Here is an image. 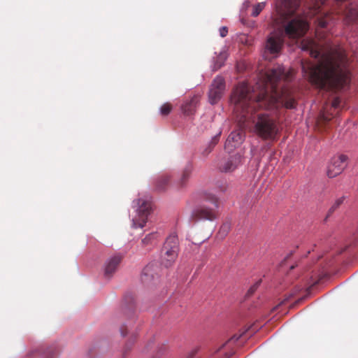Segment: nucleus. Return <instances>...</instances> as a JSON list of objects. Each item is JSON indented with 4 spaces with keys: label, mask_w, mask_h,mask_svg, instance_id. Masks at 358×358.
Instances as JSON below:
<instances>
[{
    "label": "nucleus",
    "mask_w": 358,
    "mask_h": 358,
    "mask_svg": "<svg viewBox=\"0 0 358 358\" xmlns=\"http://www.w3.org/2000/svg\"><path fill=\"white\" fill-rule=\"evenodd\" d=\"M331 19L329 13L319 16L317 19V40L304 38L301 43L302 50L308 52L313 58L320 57L317 64L308 61L301 62L304 76L313 85L324 90L344 89L350 83L345 50L341 47H334L326 39V34L320 30L327 27Z\"/></svg>",
    "instance_id": "obj_1"
},
{
    "label": "nucleus",
    "mask_w": 358,
    "mask_h": 358,
    "mask_svg": "<svg viewBox=\"0 0 358 358\" xmlns=\"http://www.w3.org/2000/svg\"><path fill=\"white\" fill-rule=\"evenodd\" d=\"M293 69H286L282 66L269 70L266 73L265 87L259 92L251 90L245 83L246 88L245 110L250 113V117L247 122H252V132L263 140L275 141L280 133V126L275 118L265 113L255 112L257 108L266 110L278 109L281 107L294 108L296 102L290 91L287 89H278L277 83L280 80L289 81L294 76Z\"/></svg>",
    "instance_id": "obj_2"
},
{
    "label": "nucleus",
    "mask_w": 358,
    "mask_h": 358,
    "mask_svg": "<svg viewBox=\"0 0 358 358\" xmlns=\"http://www.w3.org/2000/svg\"><path fill=\"white\" fill-rule=\"evenodd\" d=\"M299 0H282V7L278 8L273 17V22L278 27V30L268 36L264 57L269 59L268 54L277 55L281 50L284 37L299 38L305 35L308 30V22L298 17H294Z\"/></svg>",
    "instance_id": "obj_3"
},
{
    "label": "nucleus",
    "mask_w": 358,
    "mask_h": 358,
    "mask_svg": "<svg viewBox=\"0 0 358 358\" xmlns=\"http://www.w3.org/2000/svg\"><path fill=\"white\" fill-rule=\"evenodd\" d=\"M246 88L243 85H238L233 91L231 101L234 104V113L239 128L232 131L228 136L225 148L229 151L243 143L245 138L244 128L247 126V118L250 117V113L245 110Z\"/></svg>",
    "instance_id": "obj_4"
},
{
    "label": "nucleus",
    "mask_w": 358,
    "mask_h": 358,
    "mask_svg": "<svg viewBox=\"0 0 358 358\" xmlns=\"http://www.w3.org/2000/svg\"><path fill=\"white\" fill-rule=\"evenodd\" d=\"M179 241L176 234H171L166 239L161 250V264L166 268L171 266L178 257Z\"/></svg>",
    "instance_id": "obj_5"
},
{
    "label": "nucleus",
    "mask_w": 358,
    "mask_h": 358,
    "mask_svg": "<svg viewBox=\"0 0 358 358\" xmlns=\"http://www.w3.org/2000/svg\"><path fill=\"white\" fill-rule=\"evenodd\" d=\"M206 199L210 201L213 206L201 204L192 210L191 219L194 221L208 220L213 221L217 217L218 200L215 195L210 194Z\"/></svg>",
    "instance_id": "obj_6"
},
{
    "label": "nucleus",
    "mask_w": 358,
    "mask_h": 358,
    "mask_svg": "<svg viewBox=\"0 0 358 358\" xmlns=\"http://www.w3.org/2000/svg\"><path fill=\"white\" fill-rule=\"evenodd\" d=\"M136 207L137 215L132 219L134 228H143L147 222L151 210V203L144 199H138L133 201Z\"/></svg>",
    "instance_id": "obj_7"
},
{
    "label": "nucleus",
    "mask_w": 358,
    "mask_h": 358,
    "mask_svg": "<svg viewBox=\"0 0 358 358\" xmlns=\"http://www.w3.org/2000/svg\"><path fill=\"white\" fill-rule=\"evenodd\" d=\"M225 91V81L222 76H217L209 87L208 101L212 105L216 104L222 97Z\"/></svg>",
    "instance_id": "obj_8"
},
{
    "label": "nucleus",
    "mask_w": 358,
    "mask_h": 358,
    "mask_svg": "<svg viewBox=\"0 0 358 358\" xmlns=\"http://www.w3.org/2000/svg\"><path fill=\"white\" fill-rule=\"evenodd\" d=\"M348 157L341 155L332 158L327 168V176L329 178H334L341 173L347 166Z\"/></svg>",
    "instance_id": "obj_9"
},
{
    "label": "nucleus",
    "mask_w": 358,
    "mask_h": 358,
    "mask_svg": "<svg viewBox=\"0 0 358 358\" xmlns=\"http://www.w3.org/2000/svg\"><path fill=\"white\" fill-rule=\"evenodd\" d=\"M241 156L238 154L231 156L220 164L219 169L222 172H232L241 164Z\"/></svg>",
    "instance_id": "obj_10"
},
{
    "label": "nucleus",
    "mask_w": 358,
    "mask_h": 358,
    "mask_svg": "<svg viewBox=\"0 0 358 358\" xmlns=\"http://www.w3.org/2000/svg\"><path fill=\"white\" fill-rule=\"evenodd\" d=\"M122 261L120 255H114L108 259L104 266V275L107 278H110L114 273L117 270V268Z\"/></svg>",
    "instance_id": "obj_11"
},
{
    "label": "nucleus",
    "mask_w": 358,
    "mask_h": 358,
    "mask_svg": "<svg viewBox=\"0 0 358 358\" xmlns=\"http://www.w3.org/2000/svg\"><path fill=\"white\" fill-rule=\"evenodd\" d=\"M156 268L154 264H148L143 268L141 280L144 284L148 285L158 280L159 275L155 273Z\"/></svg>",
    "instance_id": "obj_12"
},
{
    "label": "nucleus",
    "mask_w": 358,
    "mask_h": 358,
    "mask_svg": "<svg viewBox=\"0 0 358 358\" xmlns=\"http://www.w3.org/2000/svg\"><path fill=\"white\" fill-rule=\"evenodd\" d=\"M199 101V96L197 95L194 96L191 99L182 106V110L186 115H193L196 109L198 103Z\"/></svg>",
    "instance_id": "obj_13"
},
{
    "label": "nucleus",
    "mask_w": 358,
    "mask_h": 358,
    "mask_svg": "<svg viewBox=\"0 0 358 358\" xmlns=\"http://www.w3.org/2000/svg\"><path fill=\"white\" fill-rule=\"evenodd\" d=\"M170 177L168 175H162L159 176L155 182V189L157 192L165 191L169 184Z\"/></svg>",
    "instance_id": "obj_14"
},
{
    "label": "nucleus",
    "mask_w": 358,
    "mask_h": 358,
    "mask_svg": "<svg viewBox=\"0 0 358 358\" xmlns=\"http://www.w3.org/2000/svg\"><path fill=\"white\" fill-rule=\"evenodd\" d=\"M227 58V54L225 51H222L219 53L218 55L214 59L213 70L217 71L220 69L224 64Z\"/></svg>",
    "instance_id": "obj_15"
},
{
    "label": "nucleus",
    "mask_w": 358,
    "mask_h": 358,
    "mask_svg": "<svg viewBox=\"0 0 358 358\" xmlns=\"http://www.w3.org/2000/svg\"><path fill=\"white\" fill-rule=\"evenodd\" d=\"M348 22H355L358 21V8H350L346 13Z\"/></svg>",
    "instance_id": "obj_16"
},
{
    "label": "nucleus",
    "mask_w": 358,
    "mask_h": 358,
    "mask_svg": "<svg viewBox=\"0 0 358 358\" xmlns=\"http://www.w3.org/2000/svg\"><path fill=\"white\" fill-rule=\"evenodd\" d=\"M191 173H192V168L189 166H186L183 169V171L182 172L181 177H180V180H179V185H180V187L185 186V185L186 184L187 181L188 180V179L190 177Z\"/></svg>",
    "instance_id": "obj_17"
},
{
    "label": "nucleus",
    "mask_w": 358,
    "mask_h": 358,
    "mask_svg": "<svg viewBox=\"0 0 358 358\" xmlns=\"http://www.w3.org/2000/svg\"><path fill=\"white\" fill-rule=\"evenodd\" d=\"M158 237L157 233L153 232L148 234L143 240L142 243L144 246L153 245Z\"/></svg>",
    "instance_id": "obj_18"
},
{
    "label": "nucleus",
    "mask_w": 358,
    "mask_h": 358,
    "mask_svg": "<svg viewBox=\"0 0 358 358\" xmlns=\"http://www.w3.org/2000/svg\"><path fill=\"white\" fill-rule=\"evenodd\" d=\"M345 197L344 196L337 199L333 205L331 206L328 211L327 216H329L331 213H333L336 209H338L340 206L344 202Z\"/></svg>",
    "instance_id": "obj_19"
},
{
    "label": "nucleus",
    "mask_w": 358,
    "mask_h": 358,
    "mask_svg": "<svg viewBox=\"0 0 358 358\" xmlns=\"http://www.w3.org/2000/svg\"><path fill=\"white\" fill-rule=\"evenodd\" d=\"M264 6H265V4L263 2L259 3L257 5H255L253 8L252 15L253 17L258 16L259 15V13H261V11L264 9Z\"/></svg>",
    "instance_id": "obj_20"
},
{
    "label": "nucleus",
    "mask_w": 358,
    "mask_h": 358,
    "mask_svg": "<svg viewBox=\"0 0 358 358\" xmlns=\"http://www.w3.org/2000/svg\"><path fill=\"white\" fill-rule=\"evenodd\" d=\"M172 110V106L169 103H166L160 108V113L162 115H167Z\"/></svg>",
    "instance_id": "obj_21"
},
{
    "label": "nucleus",
    "mask_w": 358,
    "mask_h": 358,
    "mask_svg": "<svg viewBox=\"0 0 358 358\" xmlns=\"http://www.w3.org/2000/svg\"><path fill=\"white\" fill-rule=\"evenodd\" d=\"M230 230V224L229 223H224L223 224L219 231V234L221 236H224L227 234V233Z\"/></svg>",
    "instance_id": "obj_22"
},
{
    "label": "nucleus",
    "mask_w": 358,
    "mask_h": 358,
    "mask_svg": "<svg viewBox=\"0 0 358 358\" xmlns=\"http://www.w3.org/2000/svg\"><path fill=\"white\" fill-rule=\"evenodd\" d=\"M134 341H135V338L132 336V338H131L128 342L125 344V346L124 348V351H123V353L124 355L126 354V352H129V350H131V349L132 348V346L134 343Z\"/></svg>",
    "instance_id": "obj_23"
},
{
    "label": "nucleus",
    "mask_w": 358,
    "mask_h": 358,
    "mask_svg": "<svg viewBox=\"0 0 358 358\" xmlns=\"http://www.w3.org/2000/svg\"><path fill=\"white\" fill-rule=\"evenodd\" d=\"M220 134H221V132H220L218 134H217L212 138V140L209 144V150L208 152H210L211 151V150L214 148V146L218 143Z\"/></svg>",
    "instance_id": "obj_24"
},
{
    "label": "nucleus",
    "mask_w": 358,
    "mask_h": 358,
    "mask_svg": "<svg viewBox=\"0 0 358 358\" xmlns=\"http://www.w3.org/2000/svg\"><path fill=\"white\" fill-rule=\"evenodd\" d=\"M260 282L261 281H257L256 283H255L248 291L247 292V296H252L255 292V291L257 290V289L258 288V287L260 285Z\"/></svg>",
    "instance_id": "obj_25"
},
{
    "label": "nucleus",
    "mask_w": 358,
    "mask_h": 358,
    "mask_svg": "<svg viewBox=\"0 0 358 358\" xmlns=\"http://www.w3.org/2000/svg\"><path fill=\"white\" fill-rule=\"evenodd\" d=\"M331 117H329L324 112H322L320 115V120L324 123H327L330 121Z\"/></svg>",
    "instance_id": "obj_26"
},
{
    "label": "nucleus",
    "mask_w": 358,
    "mask_h": 358,
    "mask_svg": "<svg viewBox=\"0 0 358 358\" xmlns=\"http://www.w3.org/2000/svg\"><path fill=\"white\" fill-rule=\"evenodd\" d=\"M220 35L221 37H225L228 34V28L227 27H222L220 30Z\"/></svg>",
    "instance_id": "obj_27"
},
{
    "label": "nucleus",
    "mask_w": 358,
    "mask_h": 358,
    "mask_svg": "<svg viewBox=\"0 0 358 358\" xmlns=\"http://www.w3.org/2000/svg\"><path fill=\"white\" fill-rule=\"evenodd\" d=\"M340 103H341V99L338 97H336L332 101L331 106L334 108H337L339 107Z\"/></svg>",
    "instance_id": "obj_28"
},
{
    "label": "nucleus",
    "mask_w": 358,
    "mask_h": 358,
    "mask_svg": "<svg viewBox=\"0 0 358 358\" xmlns=\"http://www.w3.org/2000/svg\"><path fill=\"white\" fill-rule=\"evenodd\" d=\"M53 349L52 348H48L47 349V351L44 352V356L45 358H52L53 357Z\"/></svg>",
    "instance_id": "obj_29"
},
{
    "label": "nucleus",
    "mask_w": 358,
    "mask_h": 358,
    "mask_svg": "<svg viewBox=\"0 0 358 358\" xmlns=\"http://www.w3.org/2000/svg\"><path fill=\"white\" fill-rule=\"evenodd\" d=\"M120 334L122 336H125L127 334V326H125L124 324L122 325L120 329Z\"/></svg>",
    "instance_id": "obj_30"
},
{
    "label": "nucleus",
    "mask_w": 358,
    "mask_h": 358,
    "mask_svg": "<svg viewBox=\"0 0 358 358\" xmlns=\"http://www.w3.org/2000/svg\"><path fill=\"white\" fill-rule=\"evenodd\" d=\"M238 338H239V336L236 337V336H234L229 341H231L232 340L237 341V340H238Z\"/></svg>",
    "instance_id": "obj_31"
},
{
    "label": "nucleus",
    "mask_w": 358,
    "mask_h": 358,
    "mask_svg": "<svg viewBox=\"0 0 358 358\" xmlns=\"http://www.w3.org/2000/svg\"><path fill=\"white\" fill-rule=\"evenodd\" d=\"M291 255H292V253H290V254H289V255L287 256V257L285 259V260H286L287 259H288Z\"/></svg>",
    "instance_id": "obj_32"
},
{
    "label": "nucleus",
    "mask_w": 358,
    "mask_h": 358,
    "mask_svg": "<svg viewBox=\"0 0 358 358\" xmlns=\"http://www.w3.org/2000/svg\"><path fill=\"white\" fill-rule=\"evenodd\" d=\"M294 266H292L290 267V269H291V270H292V269H294Z\"/></svg>",
    "instance_id": "obj_33"
},
{
    "label": "nucleus",
    "mask_w": 358,
    "mask_h": 358,
    "mask_svg": "<svg viewBox=\"0 0 358 358\" xmlns=\"http://www.w3.org/2000/svg\"><path fill=\"white\" fill-rule=\"evenodd\" d=\"M191 358H193V357H191Z\"/></svg>",
    "instance_id": "obj_34"
}]
</instances>
